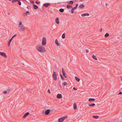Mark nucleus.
Masks as SVG:
<instances>
[{"label":"nucleus","instance_id":"aec40b11","mask_svg":"<svg viewBox=\"0 0 122 122\" xmlns=\"http://www.w3.org/2000/svg\"><path fill=\"white\" fill-rule=\"evenodd\" d=\"M66 7L68 9H70L72 8V5H67Z\"/></svg>","mask_w":122,"mask_h":122},{"label":"nucleus","instance_id":"37998d69","mask_svg":"<svg viewBox=\"0 0 122 122\" xmlns=\"http://www.w3.org/2000/svg\"><path fill=\"white\" fill-rule=\"evenodd\" d=\"M35 3H36L37 4H39L40 3V2H38L37 1H36L35 2Z\"/></svg>","mask_w":122,"mask_h":122},{"label":"nucleus","instance_id":"423d86ee","mask_svg":"<svg viewBox=\"0 0 122 122\" xmlns=\"http://www.w3.org/2000/svg\"><path fill=\"white\" fill-rule=\"evenodd\" d=\"M62 72L65 78H67V77L65 73V72L64 70V69L63 68H62Z\"/></svg>","mask_w":122,"mask_h":122},{"label":"nucleus","instance_id":"4468645a","mask_svg":"<svg viewBox=\"0 0 122 122\" xmlns=\"http://www.w3.org/2000/svg\"><path fill=\"white\" fill-rule=\"evenodd\" d=\"M85 7L84 5L83 4H82L81 5L79 6L78 7V8L79 9H81Z\"/></svg>","mask_w":122,"mask_h":122},{"label":"nucleus","instance_id":"864d4df0","mask_svg":"<svg viewBox=\"0 0 122 122\" xmlns=\"http://www.w3.org/2000/svg\"><path fill=\"white\" fill-rule=\"evenodd\" d=\"M106 6H107V4H106Z\"/></svg>","mask_w":122,"mask_h":122},{"label":"nucleus","instance_id":"473e14b6","mask_svg":"<svg viewBox=\"0 0 122 122\" xmlns=\"http://www.w3.org/2000/svg\"><path fill=\"white\" fill-rule=\"evenodd\" d=\"M18 0H12V2L13 3H14L15 2L18 1Z\"/></svg>","mask_w":122,"mask_h":122},{"label":"nucleus","instance_id":"c9c22d12","mask_svg":"<svg viewBox=\"0 0 122 122\" xmlns=\"http://www.w3.org/2000/svg\"><path fill=\"white\" fill-rule=\"evenodd\" d=\"M74 10H73L72 8L71 9V13L72 14H73L74 13Z\"/></svg>","mask_w":122,"mask_h":122},{"label":"nucleus","instance_id":"f257e3e1","mask_svg":"<svg viewBox=\"0 0 122 122\" xmlns=\"http://www.w3.org/2000/svg\"><path fill=\"white\" fill-rule=\"evenodd\" d=\"M36 49L39 51L41 52H44L46 51L45 48L41 45H37L36 47Z\"/></svg>","mask_w":122,"mask_h":122},{"label":"nucleus","instance_id":"6e6d98bb","mask_svg":"<svg viewBox=\"0 0 122 122\" xmlns=\"http://www.w3.org/2000/svg\"><path fill=\"white\" fill-rule=\"evenodd\" d=\"M32 0H31V1Z\"/></svg>","mask_w":122,"mask_h":122},{"label":"nucleus","instance_id":"a211bd4d","mask_svg":"<svg viewBox=\"0 0 122 122\" xmlns=\"http://www.w3.org/2000/svg\"><path fill=\"white\" fill-rule=\"evenodd\" d=\"M55 43L58 46H60V44H59L58 42V41L57 39H56L55 41Z\"/></svg>","mask_w":122,"mask_h":122},{"label":"nucleus","instance_id":"603ef678","mask_svg":"<svg viewBox=\"0 0 122 122\" xmlns=\"http://www.w3.org/2000/svg\"><path fill=\"white\" fill-rule=\"evenodd\" d=\"M102 31V29H101L100 32H101Z\"/></svg>","mask_w":122,"mask_h":122},{"label":"nucleus","instance_id":"f3484780","mask_svg":"<svg viewBox=\"0 0 122 122\" xmlns=\"http://www.w3.org/2000/svg\"><path fill=\"white\" fill-rule=\"evenodd\" d=\"M12 39H12V38H11L10 39V40H9V41L8 42V45L9 46H10V43H11V41H12Z\"/></svg>","mask_w":122,"mask_h":122},{"label":"nucleus","instance_id":"412c9836","mask_svg":"<svg viewBox=\"0 0 122 122\" xmlns=\"http://www.w3.org/2000/svg\"><path fill=\"white\" fill-rule=\"evenodd\" d=\"M74 108V110H76L77 108L76 105V103H75L73 105Z\"/></svg>","mask_w":122,"mask_h":122},{"label":"nucleus","instance_id":"09e8293b","mask_svg":"<svg viewBox=\"0 0 122 122\" xmlns=\"http://www.w3.org/2000/svg\"><path fill=\"white\" fill-rule=\"evenodd\" d=\"M28 89H26V92H28Z\"/></svg>","mask_w":122,"mask_h":122},{"label":"nucleus","instance_id":"5701e85b","mask_svg":"<svg viewBox=\"0 0 122 122\" xmlns=\"http://www.w3.org/2000/svg\"><path fill=\"white\" fill-rule=\"evenodd\" d=\"M88 105L89 106L92 107L94 106L95 105V103H93L91 104H88Z\"/></svg>","mask_w":122,"mask_h":122},{"label":"nucleus","instance_id":"72a5a7b5","mask_svg":"<svg viewBox=\"0 0 122 122\" xmlns=\"http://www.w3.org/2000/svg\"><path fill=\"white\" fill-rule=\"evenodd\" d=\"M10 89H11V88H10V87H9L7 89V91H8V92L9 91H10Z\"/></svg>","mask_w":122,"mask_h":122},{"label":"nucleus","instance_id":"393cba45","mask_svg":"<svg viewBox=\"0 0 122 122\" xmlns=\"http://www.w3.org/2000/svg\"><path fill=\"white\" fill-rule=\"evenodd\" d=\"M64 9H60L59 10V11L61 13L63 12H64Z\"/></svg>","mask_w":122,"mask_h":122},{"label":"nucleus","instance_id":"2eb2a0df","mask_svg":"<svg viewBox=\"0 0 122 122\" xmlns=\"http://www.w3.org/2000/svg\"><path fill=\"white\" fill-rule=\"evenodd\" d=\"M33 6L34 7V9L35 10L37 9L38 8V6L35 4H34L33 5Z\"/></svg>","mask_w":122,"mask_h":122},{"label":"nucleus","instance_id":"9b49d317","mask_svg":"<svg viewBox=\"0 0 122 122\" xmlns=\"http://www.w3.org/2000/svg\"><path fill=\"white\" fill-rule=\"evenodd\" d=\"M50 4V3H44L43 4V5L45 6L46 7H47Z\"/></svg>","mask_w":122,"mask_h":122},{"label":"nucleus","instance_id":"e433bc0d","mask_svg":"<svg viewBox=\"0 0 122 122\" xmlns=\"http://www.w3.org/2000/svg\"><path fill=\"white\" fill-rule=\"evenodd\" d=\"M3 93L4 94H6L7 93V92L6 91H5L3 92Z\"/></svg>","mask_w":122,"mask_h":122},{"label":"nucleus","instance_id":"a19ab883","mask_svg":"<svg viewBox=\"0 0 122 122\" xmlns=\"http://www.w3.org/2000/svg\"><path fill=\"white\" fill-rule=\"evenodd\" d=\"M47 91H48V93L49 94H50V93H51V92H50V90L49 89H48V90Z\"/></svg>","mask_w":122,"mask_h":122},{"label":"nucleus","instance_id":"c756f323","mask_svg":"<svg viewBox=\"0 0 122 122\" xmlns=\"http://www.w3.org/2000/svg\"><path fill=\"white\" fill-rule=\"evenodd\" d=\"M65 37V33H64L63 34L62 36V38L63 39H64Z\"/></svg>","mask_w":122,"mask_h":122},{"label":"nucleus","instance_id":"b1692460","mask_svg":"<svg viewBox=\"0 0 122 122\" xmlns=\"http://www.w3.org/2000/svg\"><path fill=\"white\" fill-rule=\"evenodd\" d=\"M92 58L94 60H97V59L96 57V56L94 55H93L92 56Z\"/></svg>","mask_w":122,"mask_h":122},{"label":"nucleus","instance_id":"4c0bfd02","mask_svg":"<svg viewBox=\"0 0 122 122\" xmlns=\"http://www.w3.org/2000/svg\"><path fill=\"white\" fill-rule=\"evenodd\" d=\"M16 36V34H15V35H13V36L12 37V39H13V38H14V37H15Z\"/></svg>","mask_w":122,"mask_h":122},{"label":"nucleus","instance_id":"cd10ccee","mask_svg":"<svg viewBox=\"0 0 122 122\" xmlns=\"http://www.w3.org/2000/svg\"><path fill=\"white\" fill-rule=\"evenodd\" d=\"M93 117L94 118L97 119V118H99V116H97V115H95V116H93Z\"/></svg>","mask_w":122,"mask_h":122},{"label":"nucleus","instance_id":"ea45409f","mask_svg":"<svg viewBox=\"0 0 122 122\" xmlns=\"http://www.w3.org/2000/svg\"><path fill=\"white\" fill-rule=\"evenodd\" d=\"M73 89L74 90H77V89L75 87H73Z\"/></svg>","mask_w":122,"mask_h":122},{"label":"nucleus","instance_id":"c03bdc74","mask_svg":"<svg viewBox=\"0 0 122 122\" xmlns=\"http://www.w3.org/2000/svg\"><path fill=\"white\" fill-rule=\"evenodd\" d=\"M86 52L87 53H88L89 52V51L87 49H86Z\"/></svg>","mask_w":122,"mask_h":122},{"label":"nucleus","instance_id":"7ed1b4c3","mask_svg":"<svg viewBox=\"0 0 122 122\" xmlns=\"http://www.w3.org/2000/svg\"><path fill=\"white\" fill-rule=\"evenodd\" d=\"M46 38L45 37H43L42 40V45L43 46H44L46 45Z\"/></svg>","mask_w":122,"mask_h":122},{"label":"nucleus","instance_id":"58836bf2","mask_svg":"<svg viewBox=\"0 0 122 122\" xmlns=\"http://www.w3.org/2000/svg\"><path fill=\"white\" fill-rule=\"evenodd\" d=\"M77 8V7H76L75 6V7H74L72 9L73 10H76V9Z\"/></svg>","mask_w":122,"mask_h":122},{"label":"nucleus","instance_id":"5fc2aeb1","mask_svg":"<svg viewBox=\"0 0 122 122\" xmlns=\"http://www.w3.org/2000/svg\"><path fill=\"white\" fill-rule=\"evenodd\" d=\"M9 0V1H11V0Z\"/></svg>","mask_w":122,"mask_h":122},{"label":"nucleus","instance_id":"4be33fe9","mask_svg":"<svg viewBox=\"0 0 122 122\" xmlns=\"http://www.w3.org/2000/svg\"><path fill=\"white\" fill-rule=\"evenodd\" d=\"M109 36V34L108 33H106L105 35L104 36L105 37H107Z\"/></svg>","mask_w":122,"mask_h":122},{"label":"nucleus","instance_id":"de8ad7c7","mask_svg":"<svg viewBox=\"0 0 122 122\" xmlns=\"http://www.w3.org/2000/svg\"><path fill=\"white\" fill-rule=\"evenodd\" d=\"M78 4H76V7H77V6H78Z\"/></svg>","mask_w":122,"mask_h":122},{"label":"nucleus","instance_id":"bb28decb","mask_svg":"<svg viewBox=\"0 0 122 122\" xmlns=\"http://www.w3.org/2000/svg\"><path fill=\"white\" fill-rule=\"evenodd\" d=\"M75 79L76 80V81H80V79L79 78H78L76 76H75Z\"/></svg>","mask_w":122,"mask_h":122},{"label":"nucleus","instance_id":"39448f33","mask_svg":"<svg viewBox=\"0 0 122 122\" xmlns=\"http://www.w3.org/2000/svg\"><path fill=\"white\" fill-rule=\"evenodd\" d=\"M53 77L54 80H56L57 79V75L56 72L54 71L53 75Z\"/></svg>","mask_w":122,"mask_h":122},{"label":"nucleus","instance_id":"9d476101","mask_svg":"<svg viewBox=\"0 0 122 122\" xmlns=\"http://www.w3.org/2000/svg\"><path fill=\"white\" fill-rule=\"evenodd\" d=\"M56 97L58 99H60L62 97V95L61 94H58L56 96Z\"/></svg>","mask_w":122,"mask_h":122},{"label":"nucleus","instance_id":"7c9ffc66","mask_svg":"<svg viewBox=\"0 0 122 122\" xmlns=\"http://www.w3.org/2000/svg\"><path fill=\"white\" fill-rule=\"evenodd\" d=\"M31 110H32V111H35V109H34L33 106L31 107Z\"/></svg>","mask_w":122,"mask_h":122},{"label":"nucleus","instance_id":"20e7f679","mask_svg":"<svg viewBox=\"0 0 122 122\" xmlns=\"http://www.w3.org/2000/svg\"><path fill=\"white\" fill-rule=\"evenodd\" d=\"M18 27L19 29L20 30H21L22 31H24L25 30V27L23 25H21L20 26L19 25Z\"/></svg>","mask_w":122,"mask_h":122},{"label":"nucleus","instance_id":"c85d7f7f","mask_svg":"<svg viewBox=\"0 0 122 122\" xmlns=\"http://www.w3.org/2000/svg\"><path fill=\"white\" fill-rule=\"evenodd\" d=\"M68 4H70L72 5L73 4V2L72 0L70 1L68 3Z\"/></svg>","mask_w":122,"mask_h":122},{"label":"nucleus","instance_id":"2f4dec72","mask_svg":"<svg viewBox=\"0 0 122 122\" xmlns=\"http://www.w3.org/2000/svg\"><path fill=\"white\" fill-rule=\"evenodd\" d=\"M18 4L20 5H21V2L19 0H18Z\"/></svg>","mask_w":122,"mask_h":122},{"label":"nucleus","instance_id":"a18cd8bd","mask_svg":"<svg viewBox=\"0 0 122 122\" xmlns=\"http://www.w3.org/2000/svg\"><path fill=\"white\" fill-rule=\"evenodd\" d=\"M31 3L34 4V2L33 1H31Z\"/></svg>","mask_w":122,"mask_h":122},{"label":"nucleus","instance_id":"1a4fd4ad","mask_svg":"<svg viewBox=\"0 0 122 122\" xmlns=\"http://www.w3.org/2000/svg\"><path fill=\"white\" fill-rule=\"evenodd\" d=\"M30 114V113L29 112H27V113H25V114L23 115V118H25L26 117H27L28 116L29 114Z\"/></svg>","mask_w":122,"mask_h":122},{"label":"nucleus","instance_id":"ddd939ff","mask_svg":"<svg viewBox=\"0 0 122 122\" xmlns=\"http://www.w3.org/2000/svg\"><path fill=\"white\" fill-rule=\"evenodd\" d=\"M89 14L88 13H84L83 14L81 15V16L82 17H84L86 16H89Z\"/></svg>","mask_w":122,"mask_h":122},{"label":"nucleus","instance_id":"6e6552de","mask_svg":"<svg viewBox=\"0 0 122 122\" xmlns=\"http://www.w3.org/2000/svg\"><path fill=\"white\" fill-rule=\"evenodd\" d=\"M51 111V110H46L45 112V114L46 115H48L49 114L50 112Z\"/></svg>","mask_w":122,"mask_h":122},{"label":"nucleus","instance_id":"0eeeda50","mask_svg":"<svg viewBox=\"0 0 122 122\" xmlns=\"http://www.w3.org/2000/svg\"><path fill=\"white\" fill-rule=\"evenodd\" d=\"M0 55L6 58H7V56L6 54L4 52H0Z\"/></svg>","mask_w":122,"mask_h":122},{"label":"nucleus","instance_id":"79ce46f5","mask_svg":"<svg viewBox=\"0 0 122 122\" xmlns=\"http://www.w3.org/2000/svg\"><path fill=\"white\" fill-rule=\"evenodd\" d=\"M67 84V83L66 82H64V83H63V85L64 86H65V85H66Z\"/></svg>","mask_w":122,"mask_h":122},{"label":"nucleus","instance_id":"3c124183","mask_svg":"<svg viewBox=\"0 0 122 122\" xmlns=\"http://www.w3.org/2000/svg\"><path fill=\"white\" fill-rule=\"evenodd\" d=\"M27 9H30L29 8V7L28 6H27Z\"/></svg>","mask_w":122,"mask_h":122},{"label":"nucleus","instance_id":"a878e982","mask_svg":"<svg viewBox=\"0 0 122 122\" xmlns=\"http://www.w3.org/2000/svg\"><path fill=\"white\" fill-rule=\"evenodd\" d=\"M60 75L61 77V79L63 80L64 81L65 80V78L62 76L61 74H60Z\"/></svg>","mask_w":122,"mask_h":122},{"label":"nucleus","instance_id":"f03ea898","mask_svg":"<svg viewBox=\"0 0 122 122\" xmlns=\"http://www.w3.org/2000/svg\"><path fill=\"white\" fill-rule=\"evenodd\" d=\"M67 117V116H65L60 117L58 119V121L59 122H62Z\"/></svg>","mask_w":122,"mask_h":122},{"label":"nucleus","instance_id":"f704fd0d","mask_svg":"<svg viewBox=\"0 0 122 122\" xmlns=\"http://www.w3.org/2000/svg\"><path fill=\"white\" fill-rule=\"evenodd\" d=\"M22 22H20L18 26H20L22 25Z\"/></svg>","mask_w":122,"mask_h":122},{"label":"nucleus","instance_id":"6ab92c4d","mask_svg":"<svg viewBox=\"0 0 122 122\" xmlns=\"http://www.w3.org/2000/svg\"><path fill=\"white\" fill-rule=\"evenodd\" d=\"M59 19L58 18H57L56 19L55 21L56 22L57 24H59Z\"/></svg>","mask_w":122,"mask_h":122},{"label":"nucleus","instance_id":"49530a36","mask_svg":"<svg viewBox=\"0 0 122 122\" xmlns=\"http://www.w3.org/2000/svg\"><path fill=\"white\" fill-rule=\"evenodd\" d=\"M122 94V92H119V94Z\"/></svg>","mask_w":122,"mask_h":122},{"label":"nucleus","instance_id":"8fccbe9b","mask_svg":"<svg viewBox=\"0 0 122 122\" xmlns=\"http://www.w3.org/2000/svg\"><path fill=\"white\" fill-rule=\"evenodd\" d=\"M120 77H121V81H122V76H120Z\"/></svg>","mask_w":122,"mask_h":122},{"label":"nucleus","instance_id":"dca6fc26","mask_svg":"<svg viewBox=\"0 0 122 122\" xmlns=\"http://www.w3.org/2000/svg\"><path fill=\"white\" fill-rule=\"evenodd\" d=\"M95 99L94 98H90L88 99V101L90 102H92L94 101L95 100Z\"/></svg>","mask_w":122,"mask_h":122},{"label":"nucleus","instance_id":"f8f14e48","mask_svg":"<svg viewBox=\"0 0 122 122\" xmlns=\"http://www.w3.org/2000/svg\"><path fill=\"white\" fill-rule=\"evenodd\" d=\"M29 14V15L30 14V13L28 11H27L25 13H24L23 14V15L24 16H27V15Z\"/></svg>","mask_w":122,"mask_h":122}]
</instances>
